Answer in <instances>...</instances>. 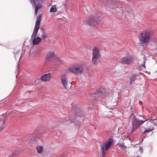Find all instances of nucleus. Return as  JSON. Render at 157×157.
Listing matches in <instances>:
<instances>
[{"mask_svg": "<svg viewBox=\"0 0 157 157\" xmlns=\"http://www.w3.org/2000/svg\"><path fill=\"white\" fill-rule=\"evenodd\" d=\"M147 122L148 123L147 119H145L143 117L140 116L139 117H136L135 115L132 117V129L131 133L133 132L136 129L144 122Z\"/></svg>", "mask_w": 157, "mask_h": 157, "instance_id": "nucleus-1", "label": "nucleus"}, {"mask_svg": "<svg viewBox=\"0 0 157 157\" xmlns=\"http://www.w3.org/2000/svg\"><path fill=\"white\" fill-rule=\"evenodd\" d=\"M114 142L113 139L110 138L105 143H103L100 145L101 149L102 151V157H105L106 152L111 146L114 145Z\"/></svg>", "mask_w": 157, "mask_h": 157, "instance_id": "nucleus-2", "label": "nucleus"}, {"mask_svg": "<svg viewBox=\"0 0 157 157\" xmlns=\"http://www.w3.org/2000/svg\"><path fill=\"white\" fill-rule=\"evenodd\" d=\"M139 40L142 43H148L151 39V34L150 33L147 31L143 32L139 36Z\"/></svg>", "mask_w": 157, "mask_h": 157, "instance_id": "nucleus-3", "label": "nucleus"}, {"mask_svg": "<svg viewBox=\"0 0 157 157\" xmlns=\"http://www.w3.org/2000/svg\"><path fill=\"white\" fill-rule=\"evenodd\" d=\"M92 62L94 65H97L98 63V60L101 57V55L98 48L95 47L92 49Z\"/></svg>", "mask_w": 157, "mask_h": 157, "instance_id": "nucleus-4", "label": "nucleus"}, {"mask_svg": "<svg viewBox=\"0 0 157 157\" xmlns=\"http://www.w3.org/2000/svg\"><path fill=\"white\" fill-rule=\"evenodd\" d=\"M83 69V67L80 65H74L69 67L68 68L70 72L76 74L82 73Z\"/></svg>", "mask_w": 157, "mask_h": 157, "instance_id": "nucleus-5", "label": "nucleus"}, {"mask_svg": "<svg viewBox=\"0 0 157 157\" xmlns=\"http://www.w3.org/2000/svg\"><path fill=\"white\" fill-rule=\"evenodd\" d=\"M41 20V17L40 15H38L37 17V19L33 34L32 35V38L35 37L37 34L38 32L39 29L40 22Z\"/></svg>", "mask_w": 157, "mask_h": 157, "instance_id": "nucleus-6", "label": "nucleus"}, {"mask_svg": "<svg viewBox=\"0 0 157 157\" xmlns=\"http://www.w3.org/2000/svg\"><path fill=\"white\" fill-rule=\"evenodd\" d=\"M61 81L64 87L66 89H69L71 87V83H68L67 79L65 75L62 77Z\"/></svg>", "mask_w": 157, "mask_h": 157, "instance_id": "nucleus-7", "label": "nucleus"}, {"mask_svg": "<svg viewBox=\"0 0 157 157\" xmlns=\"http://www.w3.org/2000/svg\"><path fill=\"white\" fill-rule=\"evenodd\" d=\"M107 94L106 90L105 89H104L103 87H101L100 90H97V91L92 92L91 93V95H93L94 94L97 95H104L105 96L106 94Z\"/></svg>", "mask_w": 157, "mask_h": 157, "instance_id": "nucleus-8", "label": "nucleus"}, {"mask_svg": "<svg viewBox=\"0 0 157 157\" xmlns=\"http://www.w3.org/2000/svg\"><path fill=\"white\" fill-rule=\"evenodd\" d=\"M132 62L131 58L130 56L123 57L121 59V63L127 64H131Z\"/></svg>", "mask_w": 157, "mask_h": 157, "instance_id": "nucleus-9", "label": "nucleus"}, {"mask_svg": "<svg viewBox=\"0 0 157 157\" xmlns=\"http://www.w3.org/2000/svg\"><path fill=\"white\" fill-rule=\"evenodd\" d=\"M86 24L88 25L95 26L97 24V22L95 20L94 16L91 15L89 20L86 21Z\"/></svg>", "mask_w": 157, "mask_h": 157, "instance_id": "nucleus-10", "label": "nucleus"}, {"mask_svg": "<svg viewBox=\"0 0 157 157\" xmlns=\"http://www.w3.org/2000/svg\"><path fill=\"white\" fill-rule=\"evenodd\" d=\"M40 134L38 133L35 132L32 134L30 135L28 138H27V141L29 142L30 140H34L36 137H39L40 136Z\"/></svg>", "mask_w": 157, "mask_h": 157, "instance_id": "nucleus-11", "label": "nucleus"}, {"mask_svg": "<svg viewBox=\"0 0 157 157\" xmlns=\"http://www.w3.org/2000/svg\"><path fill=\"white\" fill-rule=\"evenodd\" d=\"M34 5L35 6V14L36 15L38 10L42 8V6L41 5V2H38L36 3H35Z\"/></svg>", "mask_w": 157, "mask_h": 157, "instance_id": "nucleus-12", "label": "nucleus"}, {"mask_svg": "<svg viewBox=\"0 0 157 157\" xmlns=\"http://www.w3.org/2000/svg\"><path fill=\"white\" fill-rule=\"evenodd\" d=\"M50 75L48 74H47L42 75L40 78L43 81H47L50 80Z\"/></svg>", "mask_w": 157, "mask_h": 157, "instance_id": "nucleus-13", "label": "nucleus"}, {"mask_svg": "<svg viewBox=\"0 0 157 157\" xmlns=\"http://www.w3.org/2000/svg\"><path fill=\"white\" fill-rule=\"evenodd\" d=\"M33 37L32 38L31 37V39L34 38L33 40V45H36L38 44L39 42L41 41V39L40 37H37L36 38Z\"/></svg>", "mask_w": 157, "mask_h": 157, "instance_id": "nucleus-14", "label": "nucleus"}, {"mask_svg": "<svg viewBox=\"0 0 157 157\" xmlns=\"http://www.w3.org/2000/svg\"><path fill=\"white\" fill-rule=\"evenodd\" d=\"M54 53L52 51H50L48 52L47 56V59H49L50 58H52L55 56Z\"/></svg>", "mask_w": 157, "mask_h": 157, "instance_id": "nucleus-15", "label": "nucleus"}, {"mask_svg": "<svg viewBox=\"0 0 157 157\" xmlns=\"http://www.w3.org/2000/svg\"><path fill=\"white\" fill-rule=\"evenodd\" d=\"M138 75L137 74H134L132 75H131V77L130 78V84H132L134 82L135 80V78L136 77V76Z\"/></svg>", "mask_w": 157, "mask_h": 157, "instance_id": "nucleus-16", "label": "nucleus"}, {"mask_svg": "<svg viewBox=\"0 0 157 157\" xmlns=\"http://www.w3.org/2000/svg\"><path fill=\"white\" fill-rule=\"evenodd\" d=\"M40 36L42 39H45L47 37V34L44 30H42V34Z\"/></svg>", "mask_w": 157, "mask_h": 157, "instance_id": "nucleus-17", "label": "nucleus"}, {"mask_svg": "<svg viewBox=\"0 0 157 157\" xmlns=\"http://www.w3.org/2000/svg\"><path fill=\"white\" fill-rule=\"evenodd\" d=\"M142 61H143V63H141V60H140L139 61L138 63L144 67V68H145V59L144 58H143L142 59Z\"/></svg>", "mask_w": 157, "mask_h": 157, "instance_id": "nucleus-18", "label": "nucleus"}, {"mask_svg": "<svg viewBox=\"0 0 157 157\" xmlns=\"http://www.w3.org/2000/svg\"><path fill=\"white\" fill-rule=\"evenodd\" d=\"M114 3V0H110L109 1H107V2H104V4L105 6H110L109 4H113Z\"/></svg>", "mask_w": 157, "mask_h": 157, "instance_id": "nucleus-19", "label": "nucleus"}, {"mask_svg": "<svg viewBox=\"0 0 157 157\" xmlns=\"http://www.w3.org/2000/svg\"><path fill=\"white\" fill-rule=\"evenodd\" d=\"M56 11V6H52L51 7L50 10V12H55Z\"/></svg>", "mask_w": 157, "mask_h": 157, "instance_id": "nucleus-20", "label": "nucleus"}, {"mask_svg": "<svg viewBox=\"0 0 157 157\" xmlns=\"http://www.w3.org/2000/svg\"><path fill=\"white\" fill-rule=\"evenodd\" d=\"M36 149L38 153H41L43 151V147L42 146H39L36 147Z\"/></svg>", "mask_w": 157, "mask_h": 157, "instance_id": "nucleus-21", "label": "nucleus"}, {"mask_svg": "<svg viewBox=\"0 0 157 157\" xmlns=\"http://www.w3.org/2000/svg\"><path fill=\"white\" fill-rule=\"evenodd\" d=\"M57 63L59 64L62 63H63V61L61 59H58V60L56 61Z\"/></svg>", "mask_w": 157, "mask_h": 157, "instance_id": "nucleus-22", "label": "nucleus"}, {"mask_svg": "<svg viewBox=\"0 0 157 157\" xmlns=\"http://www.w3.org/2000/svg\"><path fill=\"white\" fill-rule=\"evenodd\" d=\"M151 130H152L150 129H148L147 130H145L144 131L143 133H145L149 132H151Z\"/></svg>", "mask_w": 157, "mask_h": 157, "instance_id": "nucleus-23", "label": "nucleus"}, {"mask_svg": "<svg viewBox=\"0 0 157 157\" xmlns=\"http://www.w3.org/2000/svg\"><path fill=\"white\" fill-rule=\"evenodd\" d=\"M18 154V152L17 151H16L13 153L12 155L10 156L9 157H15V155H17Z\"/></svg>", "mask_w": 157, "mask_h": 157, "instance_id": "nucleus-24", "label": "nucleus"}, {"mask_svg": "<svg viewBox=\"0 0 157 157\" xmlns=\"http://www.w3.org/2000/svg\"><path fill=\"white\" fill-rule=\"evenodd\" d=\"M30 2H31V3L34 6V4L36 3V1H35V0H30Z\"/></svg>", "mask_w": 157, "mask_h": 157, "instance_id": "nucleus-25", "label": "nucleus"}, {"mask_svg": "<svg viewBox=\"0 0 157 157\" xmlns=\"http://www.w3.org/2000/svg\"><path fill=\"white\" fill-rule=\"evenodd\" d=\"M120 147L122 148L123 149H124L125 146L123 144H121L119 145Z\"/></svg>", "mask_w": 157, "mask_h": 157, "instance_id": "nucleus-26", "label": "nucleus"}, {"mask_svg": "<svg viewBox=\"0 0 157 157\" xmlns=\"http://www.w3.org/2000/svg\"><path fill=\"white\" fill-rule=\"evenodd\" d=\"M3 122L1 121L0 122V126H2V127L0 128V131L1 130L2 128V125L3 124Z\"/></svg>", "mask_w": 157, "mask_h": 157, "instance_id": "nucleus-27", "label": "nucleus"}, {"mask_svg": "<svg viewBox=\"0 0 157 157\" xmlns=\"http://www.w3.org/2000/svg\"><path fill=\"white\" fill-rule=\"evenodd\" d=\"M41 0H35L36 1H40Z\"/></svg>", "mask_w": 157, "mask_h": 157, "instance_id": "nucleus-28", "label": "nucleus"}, {"mask_svg": "<svg viewBox=\"0 0 157 157\" xmlns=\"http://www.w3.org/2000/svg\"><path fill=\"white\" fill-rule=\"evenodd\" d=\"M156 48L157 49V43L156 44Z\"/></svg>", "mask_w": 157, "mask_h": 157, "instance_id": "nucleus-29", "label": "nucleus"}, {"mask_svg": "<svg viewBox=\"0 0 157 157\" xmlns=\"http://www.w3.org/2000/svg\"><path fill=\"white\" fill-rule=\"evenodd\" d=\"M140 102H141V101H140L139 102V103H140Z\"/></svg>", "mask_w": 157, "mask_h": 157, "instance_id": "nucleus-30", "label": "nucleus"}]
</instances>
